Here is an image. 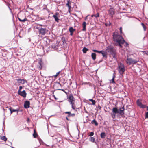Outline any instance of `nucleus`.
Segmentation results:
<instances>
[{
    "label": "nucleus",
    "mask_w": 148,
    "mask_h": 148,
    "mask_svg": "<svg viewBox=\"0 0 148 148\" xmlns=\"http://www.w3.org/2000/svg\"><path fill=\"white\" fill-rule=\"evenodd\" d=\"M113 38L114 41L117 42L118 44V45L120 47H122V46L121 45L123 44L124 43H125V46H128V44L125 41L122 36L117 32H115L114 33Z\"/></svg>",
    "instance_id": "obj_1"
},
{
    "label": "nucleus",
    "mask_w": 148,
    "mask_h": 148,
    "mask_svg": "<svg viewBox=\"0 0 148 148\" xmlns=\"http://www.w3.org/2000/svg\"><path fill=\"white\" fill-rule=\"evenodd\" d=\"M125 108L124 106L123 107L120 108L118 109L116 107L114 108L112 110V113L111 114V116L113 119L116 118V113H119L122 117H123L124 116Z\"/></svg>",
    "instance_id": "obj_2"
},
{
    "label": "nucleus",
    "mask_w": 148,
    "mask_h": 148,
    "mask_svg": "<svg viewBox=\"0 0 148 148\" xmlns=\"http://www.w3.org/2000/svg\"><path fill=\"white\" fill-rule=\"evenodd\" d=\"M139 59L134 60L132 58H129L127 57V58L126 60V62L127 64L129 65L132 64H136L139 61Z\"/></svg>",
    "instance_id": "obj_3"
},
{
    "label": "nucleus",
    "mask_w": 148,
    "mask_h": 148,
    "mask_svg": "<svg viewBox=\"0 0 148 148\" xmlns=\"http://www.w3.org/2000/svg\"><path fill=\"white\" fill-rule=\"evenodd\" d=\"M68 100L69 102L71 105L72 108L73 110L75 109V106L73 105L75 102V98L73 95L69 96V97Z\"/></svg>",
    "instance_id": "obj_4"
},
{
    "label": "nucleus",
    "mask_w": 148,
    "mask_h": 148,
    "mask_svg": "<svg viewBox=\"0 0 148 148\" xmlns=\"http://www.w3.org/2000/svg\"><path fill=\"white\" fill-rule=\"evenodd\" d=\"M118 70L121 75L123 74L125 71V67L124 64L122 63L120 64L119 65Z\"/></svg>",
    "instance_id": "obj_5"
},
{
    "label": "nucleus",
    "mask_w": 148,
    "mask_h": 148,
    "mask_svg": "<svg viewBox=\"0 0 148 148\" xmlns=\"http://www.w3.org/2000/svg\"><path fill=\"white\" fill-rule=\"evenodd\" d=\"M106 51L108 52L111 53L115 51V49L113 46L110 45L107 47Z\"/></svg>",
    "instance_id": "obj_6"
},
{
    "label": "nucleus",
    "mask_w": 148,
    "mask_h": 148,
    "mask_svg": "<svg viewBox=\"0 0 148 148\" xmlns=\"http://www.w3.org/2000/svg\"><path fill=\"white\" fill-rule=\"evenodd\" d=\"M48 31L46 28H40L38 30V33L40 34L44 35Z\"/></svg>",
    "instance_id": "obj_7"
},
{
    "label": "nucleus",
    "mask_w": 148,
    "mask_h": 148,
    "mask_svg": "<svg viewBox=\"0 0 148 148\" xmlns=\"http://www.w3.org/2000/svg\"><path fill=\"white\" fill-rule=\"evenodd\" d=\"M108 12L110 16L112 17H113V16L115 13L114 9L112 8H111L108 10Z\"/></svg>",
    "instance_id": "obj_8"
},
{
    "label": "nucleus",
    "mask_w": 148,
    "mask_h": 148,
    "mask_svg": "<svg viewBox=\"0 0 148 148\" xmlns=\"http://www.w3.org/2000/svg\"><path fill=\"white\" fill-rule=\"evenodd\" d=\"M99 84L97 85V84H93V85L90 84L89 86H93L95 90L96 91L97 90L98 87L100 86H103V85H101V84H100V85H99Z\"/></svg>",
    "instance_id": "obj_9"
},
{
    "label": "nucleus",
    "mask_w": 148,
    "mask_h": 148,
    "mask_svg": "<svg viewBox=\"0 0 148 148\" xmlns=\"http://www.w3.org/2000/svg\"><path fill=\"white\" fill-rule=\"evenodd\" d=\"M18 92L19 94L20 95L22 96L23 97H26V93L25 90L21 91L19 90L18 91Z\"/></svg>",
    "instance_id": "obj_10"
},
{
    "label": "nucleus",
    "mask_w": 148,
    "mask_h": 148,
    "mask_svg": "<svg viewBox=\"0 0 148 148\" xmlns=\"http://www.w3.org/2000/svg\"><path fill=\"white\" fill-rule=\"evenodd\" d=\"M30 102L28 101H26L24 104V106L25 108H29L30 106Z\"/></svg>",
    "instance_id": "obj_11"
},
{
    "label": "nucleus",
    "mask_w": 148,
    "mask_h": 148,
    "mask_svg": "<svg viewBox=\"0 0 148 148\" xmlns=\"http://www.w3.org/2000/svg\"><path fill=\"white\" fill-rule=\"evenodd\" d=\"M71 1L70 0H68L67 1V3H66V6L68 7L69 9L68 11L69 12H70V10L71 8Z\"/></svg>",
    "instance_id": "obj_12"
},
{
    "label": "nucleus",
    "mask_w": 148,
    "mask_h": 148,
    "mask_svg": "<svg viewBox=\"0 0 148 148\" xmlns=\"http://www.w3.org/2000/svg\"><path fill=\"white\" fill-rule=\"evenodd\" d=\"M42 62L41 60L39 61L38 64L37 65L38 69L40 70H41L42 68Z\"/></svg>",
    "instance_id": "obj_13"
},
{
    "label": "nucleus",
    "mask_w": 148,
    "mask_h": 148,
    "mask_svg": "<svg viewBox=\"0 0 148 148\" xmlns=\"http://www.w3.org/2000/svg\"><path fill=\"white\" fill-rule=\"evenodd\" d=\"M58 138L56 140L57 142H58L59 143H61L62 142V139L61 138V135L59 134H57Z\"/></svg>",
    "instance_id": "obj_14"
},
{
    "label": "nucleus",
    "mask_w": 148,
    "mask_h": 148,
    "mask_svg": "<svg viewBox=\"0 0 148 148\" xmlns=\"http://www.w3.org/2000/svg\"><path fill=\"white\" fill-rule=\"evenodd\" d=\"M18 18L20 21L23 22H25L27 20V19L25 17L23 18L20 16H18Z\"/></svg>",
    "instance_id": "obj_15"
},
{
    "label": "nucleus",
    "mask_w": 148,
    "mask_h": 148,
    "mask_svg": "<svg viewBox=\"0 0 148 148\" xmlns=\"http://www.w3.org/2000/svg\"><path fill=\"white\" fill-rule=\"evenodd\" d=\"M59 13H55V14L53 15V17L54 18L55 20L57 22H59V19L58 17V15Z\"/></svg>",
    "instance_id": "obj_16"
},
{
    "label": "nucleus",
    "mask_w": 148,
    "mask_h": 148,
    "mask_svg": "<svg viewBox=\"0 0 148 148\" xmlns=\"http://www.w3.org/2000/svg\"><path fill=\"white\" fill-rule=\"evenodd\" d=\"M101 51V53H101V54L102 55V56L103 58H107V54L106 52H105L103 51Z\"/></svg>",
    "instance_id": "obj_17"
},
{
    "label": "nucleus",
    "mask_w": 148,
    "mask_h": 148,
    "mask_svg": "<svg viewBox=\"0 0 148 148\" xmlns=\"http://www.w3.org/2000/svg\"><path fill=\"white\" fill-rule=\"evenodd\" d=\"M16 80L18 81V82L19 83H25L27 82V81L24 79H16Z\"/></svg>",
    "instance_id": "obj_18"
},
{
    "label": "nucleus",
    "mask_w": 148,
    "mask_h": 148,
    "mask_svg": "<svg viewBox=\"0 0 148 148\" xmlns=\"http://www.w3.org/2000/svg\"><path fill=\"white\" fill-rule=\"evenodd\" d=\"M69 31L70 32V35L72 36L73 35V32L75 31V30L72 27H71L69 29Z\"/></svg>",
    "instance_id": "obj_19"
},
{
    "label": "nucleus",
    "mask_w": 148,
    "mask_h": 148,
    "mask_svg": "<svg viewBox=\"0 0 148 148\" xmlns=\"http://www.w3.org/2000/svg\"><path fill=\"white\" fill-rule=\"evenodd\" d=\"M65 114H69L68 116L69 117L70 116L74 117L75 116V114L74 113L71 114L70 112H65Z\"/></svg>",
    "instance_id": "obj_20"
},
{
    "label": "nucleus",
    "mask_w": 148,
    "mask_h": 148,
    "mask_svg": "<svg viewBox=\"0 0 148 148\" xmlns=\"http://www.w3.org/2000/svg\"><path fill=\"white\" fill-rule=\"evenodd\" d=\"M10 111L11 114L13 112H18V110L14 109L11 107L10 108Z\"/></svg>",
    "instance_id": "obj_21"
},
{
    "label": "nucleus",
    "mask_w": 148,
    "mask_h": 148,
    "mask_svg": "<svg viewBox=\"0 0 148 148\" xmlns=\"http://www.w3.org/2000/svg\"><path fill=\"white\" fill-rule=\"evenodd\" d=\"M83 31L86 30V23L85 22H84L82 23Z\"/></svg>",
    "instance_id": "obj_22"
},
{
    "label": "nucleus",
    "mask_w": 148,
    "mask_h": 148,
    "mask_svg": "<svg viewBox=\"0 0 148 148\" xmlns=\"http://www.w3.org/2000/svg\"><path fill=\"white\" fill-rule=\"evenodd\" d=\"M106 136V133L104 132H101L100 134V137L101 138L103 139L105 138Z\"/></svg>",
    "instance_id": "obj_23"
},
{
    "label": "nucleus",
    "mask_w": 148,
    "mask_h": 148,
    "mask_svg": "<svg viewBox=\"0 0 148 148\" xmlns=\"http://www.w3.org/2000/svg\"><path fill=\"white\" fill-rule=\"evenodd\" d=\"M91 123L92 124H94L95 126L98 125V123L95 119L92 121Z\"/></svg>",
    "instance_id": "obj_24"
},
{
    "label": "nucleus",
    "mask_w": 148,
    "mask_h": 148,
    "mask_svg": "<svg viewBox=\"0 0 148 148\" xmlns=\"http://www.w3.org/2000/svg\"><path fill=\"white\" fill-rule=\"evenodd\" d=\"M91 57L92 59L95 60L96 58V54L95 53H92L91 54Z\"/></svg>",
    "instance_id": "obj_25"
},
{
    "label": "nucleus",
    "mask_w": 148,
    "mask_h": 148,
    "mask_svg": "<svg viewBox=\"0 0 148 148\" xmlns=\"http://www.w3.org/2000/svg\"><path fill=\"white\" fill-rule=\"evenodd\" d=\"M115 73H114L113 74V77H112V79L111 81V82H110L111 83H114V78L115 77Z\"/></svg>",
    "instance_id": "obj_26"
},
{
    "label": "nucleus",
    "mask_w": 148,
    "mask_h": 148,
    "mask_svg": "<svg viewBox=\"0 0 148 148\" xmlns=\"http://www.w3.org/2000/svg\"><path fill=\"white\" fill-rule=\"evenodd\" d=\"M89 140L90 141H91L92 142H95V143H96V142H95V138L93 137H91L89 138Z\"/></svg>",
    "instance_id": "obj_27"
},
{
    "label": "nucleus",
    "mask_w": 148,
    "mask_h": 148,
    "mask_svg": "<svg viewBox=\"0 0 148 148\" xmlns=\"http://www.w3.org/2000/svg\"><path fill=\"white\" fill-rule=\"evenodd\" d=\"M52 79V77H50L47 78V79H46V80L48 81L47 83H51L52 82L51 81Z\"/></svg>",
    "instance_id": "obj_28"
},
{
    "label": "nucleus",
    "mask_w": 148,
    "mask_h": 148,
    "mask_svg": "<svg viewBox=\"0 0 148 148\" xmlns=\"http://www.w3.org/2000/svg\"><path fill=\"white\" fill-rule=\"evenodd\" d=\"M137 104L138 106L140 107V106H141L142 103H141V101H140L139 99H138L137 101Z\"/></svg>",
    "instance_id": "obj_29"
},
{
    "label": "nucleus",
    "mask_w": 148,
    "mask_h": 148,
    "mask_svg": "<svg viewBox=\"0 0 148 148\" xmlns=\"http://www.w3.org/2000/svg\"><path fill=\"white\" fill-rule=\"evenodd\" d=\"M88 50V49L86 47H84L83 49V52L84 53H86L87 51Z\"/></svg>",
    "instance_id": "obj_30"
},
{
    "label": "nucleus",
    "mask_w": 148,
    "mask_h": 148,
    "mask_svg": "<svg viewBox=\"0 0 148 148\" xmlns=\"http://www.w3.org/2000/svg\"><path fill=\"white\" fill-rule=\"evenodd\" d=\"M89 100L92 102L93 105H94L95 104L96 101L95 100H93L92 99H89Z\"/></svg>",
    "instance_id": "obj_31"
},
{
    "label": "nucleus",
    "mask_w": 148,
    "mask_h": 148,
    "mask_svg": "<svg viewBox=\"0 0 148 148\" xmlns=\"http://www.w3.org/2000/svg\"><path fill=\"white\" fill-rule=\"evenodd\" d=\"M141 25H142L143 29L144 31H146V26L143 23H141Z\"/></svg>",
    "instance_id": "obj_32"
},
{
    "label": "nucleus",
    "mask_w": 148,
    "mask_h": 148,
    "mask_svg": "<svg viewBox=\"0 0 148 148\" xmlns=\"http://www.w3.org/2000/svg\"><path fill=\"white\" fill-rule=\"evenodd\" d=\"M1 139L4 141H5L7 140V138L5 136H2L1 138Z\"/></svg>",
    "instance_id": "obj_33"
},
{
    "label": "nucleus",
    "mask_w": 148,
    "mask_h": 148,
    "mask_svg": "<svg viewBox=\"0 0 148 148\" xmlns=\"http://www.w3.org/2000/svg\"><path fill=\"white\" fill-rule=\"evenodd\" d=\"M33 136L34 137L36 138L37 137V133L35 132V130H34V133L33 134Z\"/></svg>",
    "instance_id": "obj_34"
},
{
    "label": "nucleus",
    "mask_w": 148,
    "mask_h": 148,
    "mask_svg": "<svg viewBox=\"0 0 148 148\" xmlns=\"http://www.w3.org/2000/svg\"><path fill=\"white\" fill-rule=\"evenodd\" d=\"M146 106H146V105H145L143 104H142V105H141V106H140V108H145L146 107Z\"/></svg>",
    "instance_id": "obj_35"
},
{
    "label": "nucleus",
    "mask_w": 148,
    "mask_h": 148,
    "mask_svg": "<svg viewBox=\"0 0 148 148\" xmlns=\"http://www.w3.org/2000/svg\"><path fill=\"white\" fill-rule=\"evenodd\" d=\"M94 133L93 132H90L89 134L88 135L89 136H92L94 135Z\"/></svg>",
    "instance_id": "obj_36"
},
{
    "label": "nucleus",
    "mask_w": 148,
    "mask_h": 148,
    "mask_svg": "<svg viewBox=\"0 0 148 148\" xmlns=\"http://www.w3.org/2000/svg\"><path fill=\"white\" fill-rule=\"evenodd\" d=\"M99 13H97V14L95 15H94V16L96 18H97L98 17H99Z\"/></svg>",
    "instance_id": "obj_37"
},
{
    "label": "nucleus",
    "mask_w": 148,
    "mask_h": 148,
    "mask_svg": "<svg viewBox=\"0 0 148 148\" xmlns=\"http://www.w3.org/2000/svg\"><path fill=\"white\" fill-rule=\"evenodd\" d=\"M112 54V56L114 58H115V55L116 54L115 53V51L114 52H112L111 53Z\"/></svg>",
    "instance_id": "obj_38"
},
{
    "label": "nucleus",
    "mask_w": 148,
    "mask_h": 148,
    "mask_svg": "<svg viewBox=\"0 0 148 148\" xmlns=\"http://www.w3.org/2000/svg\"><path fill=\"white\" fill-rule=\"evenodd\" d=\"M93 51L95 52H97L98 53H101V51H99L97 50H93Z\"/></svg>",
    "instance_id": "obj_39"
},
{
    "label": "nucleus",
    "mask_w": 148,
    "mask_h": 148,
    "mask_svg": "<svg viewBox=\"0 0 148 148\" xmlns=\"http://www.w3.org/2000/svg\"><path fill=\"white\" fill-rule=\"evenodd\" d=\"M52 136L53 137H54V139H56V140L57 139V138H58L57 134L56 135H55L54 136Z\"/></svg>",
    "instance_id": "obj_40"
},
{
    "label": "nucleus",
    "mask_w": 148,
    "mask_h": 148,
    "mask_svg": "<svg viewBox=\"0 0 148 148\" xmlns=\"http://www.w3.org/2000/svg\"><path fill=\"white\" fill-rule=\"evenodd\" d=\"M145 118H148V112H147L146 113Z\"/></svg>",
    "instance_id": "obj_41"
},
{
    "label": "nucleus",
    "mask_w": 148,
    "mask_h": 148,
    "mask_svg": "<svg viewBox=\"0 0 148 148\" xmlns=\"http://www.w3.org/2000/svg\"><path fill=\"white\" fill-rule=\"evenodd\" d=\"M119 29L120 30V33L121 34L122 33V28L121 27Z\"/></svg>",
    "instance_id": "obj_42"
},
{
    "label": "nucleus",
    "mask_w": 148,
    "mask_h": 148,
    "mask_svg": "<svg viewBox=\"0 0 148 148\" xmlns=\"http://www.w3.org/2000/svg\"><path fill=\"white\" fill-rule=\"evenodd\" d=\"M60 71H59L57 73H56V75H59V74L60 73Z\"/></svg>",
    "instance_id": "obj_43"
},
{
    "label": "nucleus",
    "mask_w": 148,
    "mask_h": 148,
    "mask_svg": "<svg viewBox=\"0 0 148 148\" xmlns=\"http://www.w3.org/2000/svg\"><path fill=\"white\" fill-rule=\"evenodd\" d=\"M144 52L145 53L147 54V53H148V51H144Z\"/></svg>",
    "instance_id": "obj_44"
},
{
    "label": "nucleus",
    "mask_w": 148,
    "mask_h": 148,
    "mask_svg": "<svg viewBox=\"0 0 148 148\" xmlns=\"http://www.w3.org/2000/svg\"><path fill=\"white\" fill-rule=\"evenodd\" d=\"M22 87L21 86H20L19 87V90H20L22 89Z\"/></svg>",
    "instance_id": "obj_45"
},
{
    "label": "nucleus",
    "mask_w": 148,
    "mask_h": 148,
    "mask_svg": "<svg viewBox=\"0 0 148 148\" xmlns=\"http://www.w3.org/2000/svg\"><path fill=\"white\" fill-rule=\"evenodd\" d=\"M88 16H87L85 18V20H86L87 19V17Z\"/></svg>",
    "instance_id": "obj_46"
},
{
    "label": "nucleus",
    "mask_w": 148,
    "mask_h": 148,
    "mask_svg": "<svg viewBox=\"0 0 148 148\" xmlns=\"http://www.w3.org/2000/svg\"><path fill=\"white\" fill-rule=\"evenodd\" d=\"M57 90H62V91H64V89H57Z\"/></svg>",
    "instance_id": "obj_47"
},
{
    "label": "nucleus",
    "mask_w": 148,
    "mask_h": 148,
    "mask_svg": "<svg viewBox=\"0 0 148 148\" xmlns=\"http://www.w3.org/2000/svg\"><path fill=\"white\" fill-rule=\"evenodd\" d=\"M29 121V118H27V121Z\"/></svg>",
    "instance_id": "obj_48"
},
{
    "label": "nucleus",
    "mask_w": 148,
    "mask_h": 148,
    "mask_svg": "<svg viewBox=\"0 0 148 148\" xmlns=\"http://www.w3.org/2000/svg\"><path fill=\"white\" fill-rule=\"evenodd\" d=\"M58 84V85L59 86H62L61 84Z\"/></svg>",
    "instance_id": "obj_49"
},
{
    "label": "nucleus",
    "mask_w": 148,
    "mask_h": 148,
    "mask_svg": "<svg viewBox=\"0 0 148 148\" xmlns=\"http://www.w3.org/2000/svg\"><path fill=\"white\" fill-rule=\"evenodd\" d=\"M85 111V113H88V112H87V111L86 110H85V111Z\"/></svg>",
    "instance_id": "obj_50"
},
{
    "label": "nucleus",
    "mask_w": 148,
    "mask_h": 148,
    "mask_svg": "<svg viewBox=\"0 0 148 148\" xmlns=\"http://www.w3.org/2000/svg\"><path fill=\"white\" fill-rule=\"evenodd\" d=\"M58 75H57L56 74L55 75H54V77H57Z\"/></svg>",
    "instance_id": "obj_51"
},
{
    "label": "nucleus",
    "mask_w": 148,
    "mask_h": 148,
    "mask_svg": "<svg viewBox=\"0 0 148 148\" xmlns=\"http://www.w3.org/2000/svg\"><path fill=\"white\" fill-rule=\"evenodd\" d=\"M66 119L68 121L69 120V119L68 118V117H66Z\"/></svg>",
    "instance_id": "obj_52"
},
{
    "label": "nucleus",
    "mask_w": 148,
    "mask_h": 148,
    "mask_svg": "<svg viewBox=\"0 0 148 148\" xmlns=\"http://www.w3.org/2000/svg\"><path fill=\"white\" fill-rule=\"evenodd\" d=\"M53 97H54V98H55V99H57L56 98V97H55V95H53Z\"/></svg>",
    "instance_id": "obj_53"
},
{
    "label": "nucleus",
    "mask_w": 148,
    "mask_h": 148,
    "mask_svg": "<svg viewBox=\"0 0 148 148\" xmlns=\"http://www.w3.org/2000/svg\"><path fill=\"white\" fill-rule=\"evenodd\" d=\"M146 107L147 108V110L148 111V106H147Z\"/></svg>",
    "instance_id": "obj_54"
},
{
    "label": "nucleus",
    "mask_w": 148,
    "mask_h": 148,
    "mask_svg": "<svg viewBox=\"0 0 148 148\" xmlns=\"http://www.w3.org/2000/svg\"><path fill=\"white\" fill-rule=\"evenodd\" d=\"M94 15H91V17H93V16H94Z\"/></svg>",
    "instance_id": "obj_55"
},
{
    "label": "nucleus",
    "mask_w": 148,
    "mask_h": 148,
    "mask_svg": "<svg viewBox=\"0 0 148 148\" xmlns=\"http://www.w3.org/2000/svg\"><path fill=\"white\" fill-rule=\"evenodd\" d=\"M111 23H110L109 25H111Z\"/></svg>",
    "instance_id": "obj_56"
},
{
    "label": "nucleus",
    "mask_w": 148,
    "mask_h": 148,
    "mask_svg": "<svg viewBox=\"0 0 148 148\" xmlns=\"http://www.w3.org/2000/svg\"><path fill=\"white\" fill-rule=\"evenodd\" d=\"M63 38H64V37H62V38L63 39Z\"/></svg>",
    "instance_id": "obj_57"
},
{
    "label": "nucleus",
    "mask_w": 148,
    "mask_h": 148,
    "mask_svg": "<svg viewBox=\"0 0 148 148\" xmlns=\"http://www.w3.org/2000/svg\"><path fill=\"white\" fill-rule=\"evenodd\" d=\"M4 122H3V125H4Z\"/></svg>",
    "instance_id": "obj_58"
},
{
    "label": "nucleus",
    "mask_w": 148,
    "mask_h": 148,
    "mask_svg": "<svg viewBox=\"0 0 148 148\" xmlns=\"http://www.w3.org/2000/svg\"><path fill=\"white\" fill-rule=\"evenodd\" d=\"M36 28H37V29H38V27H36Z\"/></svg>",
    "instance_id": "obj_59"
},
{
    "label": "nucleus",
    "mask_w": 148,
    "mask_h": 148,
    "mask_svg": "<svg viewBox=\"0 0 148 148\" xmlns=\"http://www.w3.org/2000/svg\"><path fill=\"white\" fill-rule=\"evenodd\" d=\"M12 148H14V147H12Z\"/></svg>",
    "instance_id": "obj_60"
},
{
    "label": "nucleus",
    "mask_w": 148,
    "mask_h": 148,
    "mask_svg": "<svg viewBox=\"0 0 148 148\" xmlns=\"http://www.w3.org/2000/svg\"><path fill=\"white\" fill-rule=\"evenodd\" d=\"M12 148H14V147H12Z\"/></svg>",
    "instance_id": "obj_61"
}]
</instances>
